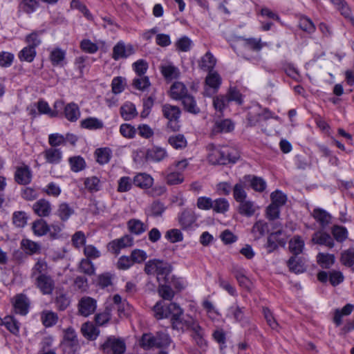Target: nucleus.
<instances>
[{
  "label": "nucleus",
  "mask_w": 354,
  "mask_h": 354,
  "mask_svg": "<svg viewBox=\"0 0 354 354\" xmlns=\"http://www.w3.org/2000/svg\"><path fill=\"white\" fill-rule=\"evenodd\" d=\"M173 315L170 319L172 328L181 332L192 331L199 323L193 317L185 315L183 310L176 303H172L170 309Z\"/></svg>",
  "instance_id": "f257e3e1"
},
{
  "label": "nucleus",
  "mask_w": 354,
  "mask_h": 354,
  "mask_svg": "<svg viewBox=\"0 0 354 354\" xmlns=\"http://www.w3.org/2000/svg\"><path fill=\"white\" fill-rule=\"evenodd\" d=\"M170 343L169 335L163 332H157L155 335L151 333H144L139 341L140 347L145 350L166 348Z\"/></svg>",
  "instance_id": "f03ea898"
},
{
  "label": "nucleus",
  "mask_w": 354,
  "mask_h": 354,
  "mask_svg": "<svg viewBox=\"0 0 354 354\" xmlns=\"http://www.w3.org/2000/svg\"><path fill=\"white\" fill-rule=\"evenodd\" d=\"M161 108L163 117L168 120L167 127L172 131H178L180 128L179 122L182 113L180 107L166 103L162 104Z\"/></svg>",
  "instance_id": "7ed1b4c3"
},
{
  "label": "nucleus",
  "mask_w": 354,
  "mask_h": 354,
  "mask_svg": "<svg viewBox=\"0 0 354 354\" xmlns=\"http://www.w3.org/2000/svg\"><path fill=\"white\" fill-rule=\"evenodd\" d=\"M102 348L106 354H124L127 346L124 339L110 336L102 345Z\"/></svg>",
  "instance_id": "20e7f679"
},
{
  "label": "nucleus",
  "mask_w": 354,
  "mask_h": 354,
  "mask_svg": "<svg viewBox=\"0 0 354 354\" xmlns=\"http://www.w3.org/2000/svg\"><path fill=\"white\" fill-rule=\"evenodd\" d=\"M145 272L147 274H157L159 279L160 275H167L171 272V269L167 262L154 259L146 262Z\"/></svg>",
  "instance_id": "39448f33"
},
{
  "label": "nucleus",
  "mask_w": 354,
  "mask_h": 354,
  "mask_svg": "<svg viewBox=\"0 0 354 354\" xmlns=\"http://www.w3.org/2000/svg\"><path fill=\"white\" fill-rule=\"evenodd\" d=\"M35 285L43 295H51L55 289V281L48 274L37 276Z\"/></svg>",
  "instance_id": "423d86ee"
},
{
  "label": "nucleus",
  "mask_w": 354,
  "mask_h": 354,
  "mask_svg": "<svg viewBox=\"0 0 354 354\" xmlns=\"http://www.w3.org/2000/svg\"><path fill=\"white\" fill-rule=\"evenodd\" d=\"M97 308V301L88 296L82 297L77 304L78 315L88 317L95 313Z\"/></svg>",
  "instance_id": "0eeeda50"
},
{
  "label": "nucleus",
  "mask_w": 354,
  "mask_h": 354,
  "mask_svg": "<svg viewBox=\"0 0 354 354\" xmlns=\"http://www.w3.org/2000/svg\"><path fill=\"white\" fill-rule=\"evenodd\" d=\"M135 53V49L131 44L126 45L122 41H118L113 48L112 58L114 60L126 59Z\"/></svg>",
  "instance_id": "6e6552de"
},
{
  "label": "nucleus",
  "mask_w": 354,
  "mask_h": 354,
  "mask_svg": "<svg viewBox=\"0 0 354 354\" xmlns=\"http://www.w3.org/2000/svg\"><path fill=\"white\" fill-rule=\"evenodd\" d=\"M133 243V239L130 235H124L120 239L112 241L109 244V250L113 254H118L120 250L130 247Z\"/></svg>",
  "instance_id": "1a4fd4ad"
},
{
  "label": "nucleus",
  "mask_w": 354,
  "mask_h": 354,
  "mask_svg": "<svg viewBox=\"0 0 354 354\" xmlns=\"http://www.w3.org/2000/svg\"><path fill=\"white\" fill-rule=\"evenodd\" d=\"M196 221V214L191 209H185L178 215V223L183 230L191 228Z\"/></svg>",
  "instance_id": "9d476101"
},
{
  "label": "nucleus",
  "mask_w": 354,
  "mask_h": 354,
  "mask_svg": "<svg viewBox=\"0 0 354 354\" xmlns=\"http://www.w3.org/2000/svg\"><path fill=\"white\" fill-rule=\"evenodd\" d=\"M32 209L38 216L47 217L50 214L52 207L48 201L41 198L33 204Z\"/></svg>",
  "instance_id": "9b49d317"
},
{
  "label": "nucleus",
  "mask_w": 354,
  "mask_h": 354,
  "mask_svg": "<svg viewBox=\"0 0 354 354\" xmlns=\"http://www.w3.org/2000/svg\"><path fill=\"white\" fill-rule=\"evenodd\" d=\"M15 180L19 185H28L32 180V172L27 165L17 167L15 174Z\"/></svg>",
  "instance_id": "f8f14e48"
},
{
  "label": "nucleus",
  "mask_w": 354,
  "mask_h": 354,
  "mask_svg": "<svg viewBox=\"0 0 354 354\" xmlns=\"http://www.w3.org/2000/svg\"><path fill=\"white\" fill-rule=\"evenodd\" d=\"M222 156L218 159V165H227L234 163L239 158V153L231 148L225 147L221 148Z\"/></svg>",
  "instance_id": "ddd939ff"
},
{
  "label": "nucleus",
  "mask_w": 354,
  "mask_h": 354,
  "mask_svg": "<svg viewBox=\"0 0 354 354\" xmlns=\"http://www.w3.org/2000/svg\"><path fill=\"white\" fill-rule=\"evenodd\" d=\"M188 94L187 88L180 82H174L170 87L169 96L173 100H181Z\"/></svg>",
  "instance_id": "4468645a"
},
{
  "label": "nucleus",
  "mask_w": 354,
  "mask_h": 354,
  "mask_svg": "<svg viewBox=\"0 0 354 354\" xmlns=\"http://www.w3.org/2000/svg\"><path fill=\"white\" fill-rule=\"evenodd\" d=\"M180 101L184 110L189 113L198 115L201 113V109L198 106L195 97L191 94H188Z\"/></svg>",
  "instance_id": "2eb2a0df"
},
{
  "label": "nucleus",
  "mask_w": 354,
  "mask_h": 354,
  "mask_svg": "<svg viewBox=\"0 0 354 354\" xmlns=\"http://www.w3.org/2000/svg\"><path fill=\"white\" fill-rule=\"evenodd\" d=\"M287 266L290 272L295 274L302 273L306 270L304 259L298 256L290 257L287 261Z\"/></svg>",
  "instance_id": "dca6fc26"
},
{
  "label": "nucleus",
  "mask_w": 354,
  "mask_h": 354,
  "mask_svg": "<svg viewBox=\"0 0 354 354\" xmlns=\"http://www.w3.org/2000/svg\"><path fill=\"white\" fill-rule=\"evenodd\" d=\"M172 303L165 306L162 305V301H158L153 308L154 312V316L158 319H162L164 318L171 317L173 315V310H170V307Z\"/></svg>",
  "instance_id": "f3484780"
},
{
  "label": "nucleus",
  "mask_w": 354,
  "mask_h": 354,
  "mask_svg": "<svg viewBox=\"0 0 354 354\" xmlns=\"http://www.w3.org/2000/svg\"><path fill=\"white\" fill-rule=\"evenodd\" d=\"M167 156L165 149L154 147L147 150L146 159L153 162H160Z\"/></svg>",
  "instance_id": "a211bd4d"
},
{
  "label": "nucleus",
  "mask_w": 354,
  "mask_h": 354,
  "mask_svg": "<svg viewBox=\"0 0 354 354\" xmlns=\"http://www.w3.org/2000/svg\"><path fill=\"white\" fill-rule=\"evenodd\" d=\"M231 272L234 274L240 286L245 288H249L250 282L249 279L245 276L246 272L245 269L238 266H234Z\"/></svg>",
  "instance_id": "6ab92c4d"
},
{
  "label": "nucleus",
  "mask_w": 354,
  "mask_h": 354,
  "mask_svg": "<svg viewBox=\"0 0 354 354\" xmlns=\"http://www.w3.org/2000/svg\"><path fill=\"white\" fill-rule=\"evenodd\" d=\"M216 63V58L210 52H207L198 62V67L204 71H212Z\"/></svg>",
  "instance_id": "aec40b11"
},
{
  "label": "nucleus",
  "mask_w": 354,
  "mask_h": 354,
  "mask_svg": "<svg viewBox=\"0 0 354 354\" xmlns=\"http://www.w3.org/2000/svg\"><path fill=\"white\" fill-rule=\"evenodd\" d=\"M312 241L315 244L324 245L330 248L334 246V241L332 237L328 234L321 231L314 233Z\"/></svg>",
  "instance_id": "412c9836"
},
{
  "label": "nucleus",
  "mask_w": 354,
  "mask_h": 354,
  "mask_svg": "<svg viewBox=\"0 0 354 354\" xmlns=\"http://www.w3.org/2000/svg\"><path fill=\"white\" fill-rule=\"evenodd\" d=\"M222 82L220 75L216 71H209L205 78V84L209 88L213 90V93L217 92Z\"/></svg>",
  "instance_id": "4be33fe9"
},
{
  "label": "nucleus",
  "mask_w": 354,
  "mask_h": 354,
  "mask_svg": "<svg viewBox=\"0 0 354 354\" xmlns=\"http://www.w3.org/2000/svg\"><path fill=\"white\" fill-rule=\"evenodd\" d=\"M160 72L167 80L177 79L180 74L179 69L171 64L162 65Z\"/></svg>",
  "instance_id": "5701e85b"
},
{
  "label": "nucleus",
  "mask_w": 354,
  "mask_h": 354,
  "mask_svg": "<svg viewBox=\"0 0 354 354\" xmlns=\"http://www.w3.org/2000/svg\"><path fill=\"white\" fill-rule=\"evenodd\" d=\"M234 128V123L229 119L216 121L212 129L214 133H228Z\"/></svg>",
  "instance_id": "b1692460"
},
{
  "label": "nucleus",
  "mask_w": 354,
  "mask_h": 354,
  "mask_svg": "<svg viewBox=\"0 0 354 354\" xmlns=\"http://www.w3.org/2000/svg\"><path fill=\"white\" fill-rule=\"evenodd\" d=\"M44 156L48 163L58 164L62 160V152L60 149L51 147L44 151Z\"/></svg>",
  "instance_id": "393cba45"
},
{
  "label": "nucleus",
  "mask_w": 354,
  "mask_h": 354,
  "mask_svg": "<svg viewBox=\"0 0 354 354\" xmlns=\"http://www.w3.org/2000/svg\"><path fill=\"white\" fill-rule=\"evenodd\" d=\"M21 248L26 254L33 255L40 252L41 245L30 239H24L21 241Z\"/></svg>",
  "instance_id": "a878e982"
},
{
  "label": "nucleus",
  "mask_w": 354,
  "mask_h": 354,
  "mask_svg": "<svg viewBox=\"0 0 354 354\" xmlns=\"http://www.w3.org/2000/svg\"><path fill=\"white\" fill-rule=\"evenodd\" d=\"M73 214V208L65 202L60 203L56 211V215L62 222L67 221Z\"/></svg>",
  "instance_id": "bb28decb"
},
{
  "label": "nucleus",
  "mask_w": 354,
  "mask_h": 354,
  "mask_svg": "<svg viewBox=\"0 0 354 354\" xmlns=\"http://www.w3.org/2000/svg\"><path fill=\"white\" fill-rule=\"evenodd\" d=\"M313 216L323 228L326 227L330 222V215L322 209H315L313 210Z\"/></svg>",
  "instance_id": "cd10ccee"
},
{
  "label": "nucleus",
  "mask_w": 354,
  "mask_h": 354,
  "mask_svg": "<svg viewBox=\"0 0 354 354\" xmlns=\"http://www.w3.org/2000/svg\"><path fill=\"white\" fill-rule=\"evenodd\" d=\"M120 114L124 120L129 121L137 116L136 106L131 102H127L120 107Z\"/></svg>",
  "instance_id": "c85d7f7f"
},
{
  "label": "nucleus",
  "mask_w": 354,
  "mask_h": 354,
  "mask_svg": "<svg viewBox=\"0 0 354 354\" xmlns=\"http://www.w3.org/2000/svg\"><path fill=\"white\" fill-rule=\"evenodd\" d=\"M64 114L66 119L71 122H75L80 116V109L74 102L68 104L64 108Z\"/></svg>",
  "instance_id": "c756f323"
},
{
  "label": "nucleus",
  "mask_w": 354,
  "mask_h": 354,
  "mask_svg": "<svg viewBox=\"0 0 354 354\" xmlns=\"http://www.w3.org/2000/svg\"><path fill=\"white\" fill-rule=\"evenodd\" d=\"M41 321L46 327H51L57 324L58 315L52 310H45L41 313Z\"/></svg>",
  "instance_id": "7c9ffc66"
},
{
  "label": "nucleus",
  "mask_w": 354,
  "mask_h": 354,
  "mask_svg": "<svg viewBox=\"0 0 354 354\" xmlns=\"http://www.w3.org/2000/svg\"><path fill=\"white\" fill-rule=\"evenodd\" d=\"M32 230L36 236H41L50 231V227L45 220L39 218L33 222Z\"/></svg>",
  "instance_id": "2f4dec72"
},
{
  "label": "nucleus",
  "mask_w": 354,
  "mask_h": 354,
  "mask_svg": "<svg viewBox=\"0 0 354 354\" xmlns=\"http://www.w3.org/2000/svg\"><path fill=\"white\" fill-rule=\"evenodd\" d=\"M133 184L136 187L142 189H147L153 184V178L151 176L147 174H139L133 178Z\"/></svg>",
  "instance_id": "473e14b6"
},
{
  "label": "nucleus",
  "mask_w": 354,
  "mask_h": 354,
  "mask_svg": "<svg viewBox=\"0 0 354 354\" xmlns=\"http://www.w3.org/2000/svg\"><path fill=\"white\" fill-rule=\"evenodd\" d=\"M304 241L299 236H295L289 241V250L292 256H298L303 252Z\"/></svg>",
  "instance_id": "72a5a7b5"
},
{
  "label": "nucleus",
  "mask_w": 354,
  "mask_h": 354,
  "mask_svg": "<svg viewBox=\"0 0 354 354\" xmlns=\"http://www.w3.org/2000/svg\"><path fill=\"white\" fill-rule=\"evenodd\" d=\"M354 309V306L351 304H347L344 306L342 310L336 309L335 310L333 322L336 324L337 326H339L342 324V317L343 316L349 315Z\"/></svg>",
  "instance_id": "f704fd0d"
},
{
  "label": "nucleus",
  "mask_w": 354,
  "mask_h": 354,
  "mask_svg": "<svg viewBox=\"0 0 354 354\" xmlns=\"http://www.w3.org/2000/svg\"><path fill=\"white\" fill-rule=\"evenodd\" d=\"M239 203L238 211L240 214L250 217L255 213L256 207L252 201L245 200Z\"/></svg>",
  "instance_id": "c9c22d12"
},
{
  "label": "nucleus",
  "mask_w": 354,
  "mask_h": 354,
  "mask_svg": "<svg viewBox=\"0 0 354 354\" xmlns=\"http://www.w3.org/2000/svg\"><path fill=\"white\" fill-rule=\"evenodd\" d=\"M269 231V227L266 222L263 221H257L252 229V233L255 239H259L263 236Z\"/></svg>",
  "instance_id": "e433bc0d"
},
{
  "label": "nucleus",
  "mask_w": 354,
  "mask_h": 354,
  "mask_svg": "<svg viewBox=\"0 0 354 354\" xmlns=\"http://www.w3.org/2000/svg\"><path fill=\"white\" fill-rule=\"evenodd\" d=\"M127 225L129 231L137 235L142 234L147 230V226L138 219H131Z\"/></svg>",
  "instance_id": "4c0bfd02"
},
{
  "label": "nucleus",
  "mask_w": 354,
  "mask_h": 354,
  "mask_svg": "<svg viewBox=\"0 0 354 354\" xmlns=\"http://www.w3.org/2000/svg\"><path fill=\"white\" fill-rule=\"evenodd\" d=\"M191 332L192 338L198 346L203 348L207 346V342L204 339V330L199 324Z\"/></svg>",
  "instance_id": "58836bf2"
},
{
  "label": "nucleus",
  "mask_w": 354,
  "mask_h": 354,
  "mask_svg": "<svg viewBox=\"0 0 354 354\" xmlns=\"http://www.w3.org/2000/svg\"><path fill=\"white\" fill-rule=\"evenodd\" d=\"M113 309L112 304L107 305L103 313H98L95 316L96 324L102 326L106 324L111 318V311Z\"/></svg>",
  "instance_id": "ea45409f"
},
{
  "label": "nucleus",
  "mask_w": 354,
  "mask_h": 354,
  "mask_svg": "<svg viewBox=\"0 0 354 354\" xmlns=\"http://www.w3.org/2000/svg\"><path fill=\"white\" fill-rule=\"evenodd\" d=\"M26 300V298L22 295L16 297L14 308L17 313L22 315H25L28 313V305Z\"/></svg>",
  "instance_id": "a19ab883"
},
{
  "label": "nucleus",
  "mask_w": 354,
  "mask_h": 354,
  "mask_svg": "<svg viewBox=\"0 0 354 354\" xmlns=\"http://www.w3.org/2000/svg\"><path fill=\"white\" fill-rule=\"evenodd\" d=\"M169 144L176 149H182L186 147L187 142L183 134L171 136L168 139Z\"/></svg>",
  "instance_id": "79ce46f5"
},
{
  "label": "nucleus",
  "mask_w": 354,
  "mask_h": 354,
  "mask_svg": "<svg viewBox=\"0 0 354 354\" xmlns=\"http://www.w3.org/2000/svg\"><path fill=\"white\" fill-rule=\"evenodd\" d=\"M317 263L323 268H330L335 263V257L333 254L319 253L317 256Z\"/></svg>",
  "instance_id": "37998d69"
},
{
  "label": "nucleus",
  "mask_w": 354,
  "mask_h": 354,
  "mask_svg": "<svg viewBox=\"0 0 354 354\" xmlns=\"http://www.w3.org/2000/svg\"><path fill=\"white\" fill-rule=\"evenodd\" d=\"M169 170L170 171L167 174L166 177L167 184L174 185L183 182V176L180 171H175L173 167H170Z\"/></svg>",
  "instance_id": "c03bdc74"
},
{
  "label": "nucleus",
  "mask_w": 354,
  "mask_h": 354,
  "mask_svg": "<svg viewBox=\"0 0 354 354\" xmlns=\"http://www.w3.org/2000/svg\"><path fill=\"white\" fill-rule=\"evenodd\" d=\"M48 265L45 260L39 259L31 270L30 277L35 278L40 274H47Z\"/></svg>",
  "instance_id": "a18cd8bd"
},
{
  "label": "nucleus",
  "mask_w": 354,
  "mask_h": 354,
  "mask_svg": "<svg viewBox=\"0 0 354 354\" xmlns=\"http://www.w3.org/2000/svg\"><path fill=\"white\" fill-rule=\"evenodd\" d=\"M95 155L97 162L100 165H104L109 162L111 151L109 148H100L95 150Z\"/></svg>",
  "instance_id": "49530a36"
},
{
  "label": "nucleus",
  "mask_w": 354,
  "mask_h": 354,
  "mask_svg": "<svg viewBox=\"0 0 354 354\" xmlns=\"http://www.w3.org/2000/svg\"><path fill=\"white\" fill-rule=\"evenodd\" d=\"M209 149V153L207 159L209 163L212 165H218V159H221L222 156L221 148L217 147L214 145H209L207 147Z\"/></svg>",
  "instance_id": "de8ad7c7"
},
{
  "label": "nucleus",
  "mask_w": 354,
  "mask_h": 354,
  "mask_svg": "<svg viewBox=\"0 0 354 354\" xmlns=\"http://www.w3.org/2000/svg\"><path fill=\"white\" fill-rule=\"evenodd\" d=\"M82 335L88 339H95L99 333L98 330L91 323H85L82 326Z\"/></svg>",
  "instance_id": "09e8293b"
},
{
  "label": "nucleus",
  "mask_w": 354,
  "mask_h": 354,
  "mask_svg": "<svg viewBox=\"0 0 354 354\" xmlns=\"http://www.w3.org/2000/svg\"><path fill=\"white\" fill-rule=\"evenodd\" d=\"M36 56V50L33 48L26 46L18 55L19 59L21 62H32Z\"/></svg>",
  "instance_id": "8fccbe9b"
},
{
  "label": "nucleus",
  "mask_w": 354,
  "mask_h": 354,
  "mask_svg": "<svg viewBox=\"0 0 354 354\" xmlns=\"http://www.w3.org/2000/svg\"><path fill=\"white\" fill-rule=\"evenodd\" d=\"M71 169L74 172H78L83 170L86 167V162L84 159L80 156L71 157L68 160Z\"/></svg>",
  "instance_id": "3c124183"
},
{
  "label": "nucleus",
  "mask_w": 354,
  "mask_h": 354,
  "mask_svg": "<svg viewBox=\"0 0 354 354\" xmlns=\"http://www.w3.org/2000/svg\"><path fill=\"white\" fill-rule=\"evenodd\" d=\"M66 57V52L59 48L53 49L50 55V59L53 66L62 64Z\"/></svg>",
  "instance_id": "603ef678"
},
{
  "label": "nucleus",
  "mask_w": 354,
  "mask_h": 354,
  "mask_svg": "<svg viewBox=\"0 0 354 354\" xmlns=\"http://www.w3.org/2000/svg\"><path fill=\"white\" fill-rule=\"evenodd\" d=\"M230 207L229 203L224 198H219L213 201V207L212 209L216 213L224 214L228 211Z\"/></svg>",
  "instance_id": "864d4df0"
},
{
  "label": "nucleus",
  "mask_w": 354,
  "mask_h": 354,
  "mask_svg": "<svg viewBox=\"0 0 354 354\" xmlns=\"http://www.w3.org/2000/svg\"><path fill=\"white\" fill-rule=\"evenodd\" d=\"M79 271L88 276H92L95 274V268L90 259H83L80 263Z\"/></svg>",
  "instance_id": "5fc2aeb1"
},
{
  "label": "nucleus",
  "mask_w": 354,
  "mask_h": 354,
  "mask_svg": "<svg viewBox=\"0 0 354 354\" xmlns=\"http://www.w3.org/2000/svg\"><path fill=\"white\" fill-rule=\"evenodd\" d=\"M82 127L88 129H100L103 128V122L96 118H88L81 122Z\"/></svg>",
  "instance_id": "6e6d98bb"
},
{
  "label": "nucleus",
  "mask_w": 354,
  "mask_h": 354,
  "mask_svg": "<svg viewBox=\"0 0 354 354\" xmlns=\"http://www.w3.org/2000/svg\"><path fill=\"white\" fill-rule=\"evenodd\" d=\"M80 47L82 51L89 54L95 53L99 49L98 46L88 39H82Z\"/></svg>",
  "instance_id": "4d7b16f0"
},
{
  "label": "nucleus",
  "mask_w": 354,
  "mask_h": 354,
  "mask_svg": "<svg viewBox=\"0 0 354 354\" xmlns=\"http://www.w3.org/2000/svg\"><path fill=\"white\" fill-rule=\"evenodd\" d=\"M84 185L91 192H95L100 189L101 183L100 179L96 176H91L86 178Z\"/></svg>",
  "instance_id": "13d9d810"
},
{
  "label": "nucleus",
  "mask_w": 354,
  "mask_h": 354,
  "mask_svg": "<svg viewBox=\"0 0 354 354\" xmlns=\"http://www.w3.org/2000/svg\"><path fill=\"white\" fill-rule=\"evenodd\" d=\"M62 344H79L77 334L72 328H68L64 330V341Z\"/></svg>",
  "instance_id": "bf43d9fd"
},
{
  "label": "nucleus",
  "mask_w": 354,
  "mask_h": 354,
  "mask_svg": "<svg viewBox=\"0 0 354 354\" xmlns=\"http://www.w3.org/2000/svg\"><path fill=\"white\" fill-rule=\"evenodd\" d=\"M272 204L279 207L284 205L287 201L286 195L279 190L273 192L270 195Z\"/></svg>",
  "instance_id": "052dcab7"
},
{
  "label": "nucleus",
  "mask_w": 354,
  "mask_h": 354,
  "mask_svg": "<svg viewBox=\"0 0 354 354\" xmlns=\"http://www.w3.org/2000/svg\"><path fill=\"white\" fill-rule=\"evenodd\" d=\"M332 234L338 242H343L347 239L348 232L346 227L339 225L333 226L332 229Z\"/></svg>",
  "instance_id": "680f3d73"
},
{
  "label": "nucleus",
  "mask_w": 354,
  "mask_h": 354,
  "mask_svg": "<svg viewBox=\"0 0 354 354\" xmlns=\"http://www.w3.org/2000/svg\"><path fill=\"white\" fill-rule=\"evenodd\" d=\"M234 198L236 202L240 203L246 200L247 194L244 189V186L241 183H236L233 189Z\"/></svg>",
  "instance_id": "e2e57ef3"
},
{
  "label": "nucleus",
  "mask_w": 354,
  "mask_h": 354,
  "mask_svg": "<svg viewBox=\"0 0 354 354\" xmlns=\"http://www.w3.org/2000/svg\"><path fill=\"white\" fill-rule=\"evenodd\" d=\"M113 275L109 272L100 274L97 279V285L101 288H105L112 285Z\"/></svg>",
  "instance_id": "0e129e2a"
},
{
  "label": "nucleus",
  "mask_w": 354,
  "mask_h": 354,
  "mask_svg": "<svg viewBox=\"0 0 354 354\" xmlns=\"http://www.w3.org/2000/svg\"><path fill=\"white\" fill-rule=\"evenodd\" d=\"M341 262L348 267L354 264V248H349L342 253Z\"/></svg>",
  "instance_id": "69168bd1"
},
{
  "label": "nucleus",
  "mask_w": 354,
  "mask_h": 354,
  "mask_svg": "<svg viewBox=\"0 0 354 354\" xmlns=\"http://www.w3.org/2000/svg\"><path fill=\"white\" fill-rule=\"evenodd\" d=\"M165 238L171 243H174L182 241L183 239V235L180 230L171 229L166 232Z\"/></svg>",
  "instance_id": "338daca9"
},
{
  "label": "nucleus",
  "mask_w": 354,
  "mask_h": 354,
  "mask_svg": "<svg viewBox=\"0 0 354 354\" xmlns=\"http://www.w3.org/2000/svg\"><path fill=\"white\" fill-rule=\"evenodd\" d=\"M3 325L13 334L19 333V324L12 317L7 316L4 318Z\"/></svg>",
  "instance_id": "774afa93"
}]
</instances>
